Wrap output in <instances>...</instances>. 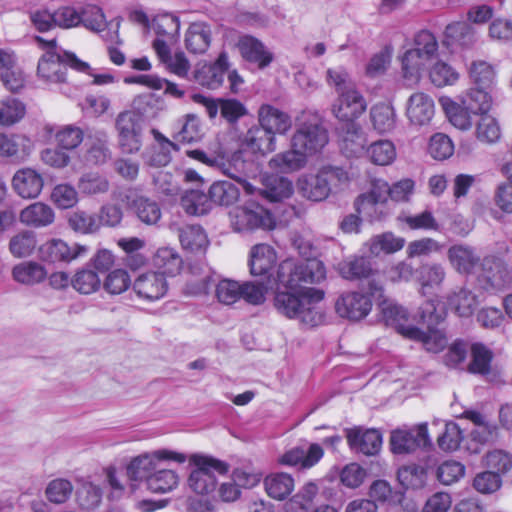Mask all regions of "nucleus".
<instances>
[{
    "label": "nucleus",
    "instance_id": "nucleus-1",
    "mask_svg": "<svg viewBox=\"0 0 512 512\" xmlns=\"http://www.w3.org/2000/svg\"><path fill=\"white\" fill-rule=\"evenodd\" d=\"M326 278L323 263L317 259L297 262L282 261L277 271L279 285L287 291L275 295V307L279 313L300 322L316 326L323 321V314L316 306L324 298V291L307 285L318 284Z\"/></svg>",
    "mask_w": 512,
    "mask_h": 512
},
{
    "label": "nucleus",
    "instance_id": "nucleus-2",
    "mask_svg": "<svg viewBox=\"0 0 512 512\" xmlns=\"http://www.w3.org/2000/svg\"><path fill=\"white\" fill-rule=\"evenodd\" d=\"M438 48L437 38L430 31L421 30L414 35L413 46L400 56L402 77L408 85L421 81Z\"/></svg>",
    "mask_w": 512,
    "mask_h": 512
},
{
    "label": "nucleus",
    "instance_id": "nucleus-3",
    "mask_svg": "<svg viewBox=\"0 0 512 512\" xmlns=\"http://www.w3.org/2000/svg\"><path fill=\"white\" fill-rule=\"evenodd\" d=\"M36 40L46 48L45 53L38 62L37 75L47 83H63L66 81L67 67L79 72H88L89 64L78 59L75 54L59 48L56 39L44 40L36 37Z\"/></svg>",
    "mask_w": 512,
    "mask_h": 512
},
{
    "label": "nucleus",
    "instance_id": "nucleus-4",
    "mask_svg": "<svg viewBox=\"0 0 512 512\" xmlns=\"http://www.w3.org/2000/svg\"><path fill=\"white\" fill-rule=\"evenodd\" d=\"M190 472L187 478L188 487L196 494L208 495L216 490L218 475H225L229 471V464L201 453L187 456Z\"/></svg>",
    "mask_w": 512,
    "mask_h": 512
},
{
    "label": "nucleus",
    "instance_id": "nucleus-5",
    "mask_svg": "<svg viewBox=\"0 0 512 512\" xmlns=\"http://www.w3.org/2000/svg\"><path fill=\"white\" fill-rule=\"evenodd\" d=\"M348 174L341 168H323L317 173H305L298 177L296 188L306 200L321 202L327 199L333 187L347 183Z\"/></svg>",
    "mask_w": 512,
    "mask_h": 512
},
{
    "label": "nucleus",
    "instance_id": "nucleus-6",
    "mask_svg": "<svg viewBox=\"0 0 512 512\" xmlns=\"http://www.w3.org/2000/svg\"><path fill=\"white\" fill-rule=\"evenodd\" d=\"M327 130L316 115L302 113L297 118L296 130L290 139V146L298 148L310 157L319 152L328 143Z\"/></svg>",
    "mask_w": 512,
    "mask_h": 512
},
{
    "label": "nucleus",
    "instance_id": "nucleus-7",
    "mask_svg": "<svg viewBox=\"0 0 512 512\" xmlns=\"http://www.w3.org/2000/svg\"><path fill=\"white\" fill-rule=\"evenodd\" d=\"M369 293L348 291L342 293L335 302L336 313L344 319L358 322L365 319L371 312L373 303L371 296L378 294L383 297V287L374 279L368 283Z\"/></svg>",
    "mask_w": 512,
    "mask_h": 512
},
{
    "label": "nucleus",
    "instance_id": "nucleus-8",
    "mask_svg": "<svg viewBox=\"0 0 512 512\" xmlns=\"http://www.w3.org/2000/svg\"><path fill=\"white\" fill-rule=\"evenodd\" d=\"M229 217L232 228L237 232L271 230L275 227V219L271 212L254 201H247L233 208Z\"/></svg>",
    "mask_w": 512,
    "mask_h": 512
},
{
    "label": "nucleus",
    "instance_id": "nucleus-9",
    "mask_svg": "<svg viewBox=\"0 0 512 512\" xmlns=\"http://www.w3.org/2000/svg\"><path fill=\"white\" fill-rule=\"evenodd\" d=\"M186 460L187 455L184 453L167 448L157 449L134 457L127 466V473L134 480L147 478L162 462L183 464Z\"/></svg>",
    "mask_w": 512,
    "mask_h": 512
},
{
    "label": "nucleus",
    "instance_id": "nucleus-10",
    "mask_svg": "<svg viewBox=\"0 0 512 512\" xmlns=\"http://www.w3.org/2000/svg\"><path fill=\"white\" fill-rule=\"evenodd\" d=\"M118 142L125 153H137L142 146L143 119L132 110L119 113L115 120Z\"/></svg>",
    "mask_w": 512,
    "mask_h": 512
},
{
    "label": "nucleus",
    "instance_id": "nucleus-11",
    "mask_svg": "<svg viewBox=\"0 0 512 512\" xmlns=\"http://www.w3.org/2000/svg\"><path fill=\"white\" fill-rule=\"evenodd\" d=\"M89 247L79 243L69 244L63 239L52 238L42 243L38 248V257L49 264L71 263L89 253Z\"/></svg>",
    "mask_w": 512,
    "mask_h": 512
},
{
    "label": "nucleus",
    "instance_id": "nucleus-12",
    "mask_svg": "<svg viewBox=\"0 0 512 512\" xmlns=\"http://www.w3.org/2000/svg\"><path fill=\"white\" fill-rule=\"evenodd\" d=\"M463 417L474 425L469 434L473 446L468 447L472 453H479L483 446L493 444L499 439V427L487 414L466 410Z\"/></svg>",
    "mask_w": 512,
    "mask_h": 512
},
{
    "label": "nucleus",
    "instance_id": "nucleus-13",
    "mask_svg": "<svg viewBox=\"0 0 512 512\" xmlns=\"http://www.w3.org/2000/svg\"><path fill=\"white\" fill-rule=\"evenodd\" d=\"M430 444L427 423L399 428L393 430L390 435V447L394 454H411Z\"/></svg>",
    "mask_w": 512,
    "mask_h": 512
},
{
    "label": "nucleus",
    "instance_id": "nucleus-14",
    "mask_svg": "<svg viewBox=\"0 0 512 512\" xmlns=\"http://www.w3.org/2000/svg\"><path fill=\"white\" fill-rule=\"evenodd\" d=\"M482 273L479 280L488 291L507 288L512 282V274L507 265L498 257L487 256L481 263Z\"/></svg>",
    "mask_w": 512,
    "mask_h": 512
},
{
    "label": "nucleus",
    "instance_id": "nucleus-15",
    "mask_svg": "<svg viewBox=\"0 0 512 512\" xmlns=\"http://www.w3.org/2000/svg\"><path fill=\"white\" fill-rule=\"evenodd\" d=\"M349 448L367 456L376 455L382 446V435L376 429L355 426L344 430Z\"/></svg>",
    "mask_w": 512,
    "mask_h": 512
},
{
    "label": "nucleus",
    "instance_id": "nucleus-16",
    "mask_svg": "<svg viewBox=\"0 0 512 512\" xmlns=\"http://www.w3.org/2000/svg\"><path fill=\"white\" fill-rule=\"evenodd\" d=\"M332 106V112L336 118L345 122H353L364 113L367 103L356 86L340 92Z\"/></svg>",
    "mask_w": 512,
    "mask_h": 512
},
{
    "label": "nucleus",
    "instance_id": "nucleus-17",
    "mask_svg": "<svg viewBox=\"0 0 512 512\" xmlns=\"http://www.w3.org/2000/svg\"><path fill=\"white\" fill-rule=\"evenodd\" d=\"M405 114L413 126H426L430 124L435 115L433 98L421 91L412 93L406 102Z\"/></svg>",
    "mask_w": 512,
    "mask_h": 512
},
{
    "label": "nucleus",
    "instance_id": "nucleus-18",
    "mask_svg": "<svg viewBox=\"0 0 512 512\" xmlns=\"http://www.w3.org/2000/svg\"><path fill=\"white\" fill-rule=\"evenodd\" d=\"M133 289L138 297L148 301H156L166 295L168 283L164 273L150 271L136 278Z\"/></svg>",
    "mask_w": 512,
    "mask_h": 512
},
{
    "label": "nucleus",
    "instance_id": "nucleus-19",
    "mask_svg": "<svg viewBox=\"0 0 512 512\" xmlns=\"http://www.w3.org/2000/svg\"><path fill=\"white\" fill-rule=\"evenodd\" d=\"M324 456L321 445L311 443L307 448L303 446L294 447L286 451L279 458V463L286 466L298 467L299 469H310L314 467Z\"/></svg>",
    "mask_w": 512,
    "mask_h": 512
},
{
    "label": "nucleus",
    "instance_id": "nucleus-20",
    "mask_svg": "<svg viewBox=\"0 0 512 512\" xmlns=\"http://www.w3.org/2000/svg\"><path fill=\"white\" fill-rule=\"evenodd\" d=\"M237 47L242 58L259 69L268 67L274 60L273 53L264 43L251 35L239 37Z\"/></svg>",
    "mask_w": 512,
    "mask_h": 512
},
{
    "label": "nucleus",
    "instance_id": "nucleus-21",
    "mask_svg": "<svg viewBox=\"0 0 512 512\" xmlns=\"http://www.w3.org/2000/svg\"><path fill=\"white\" fill-rule=\"evenodd\" d=\"M228 67V57L225 53H221L213 64H198L194 71V79L203 87L217 89L222 85Z\"/></svg>",
    "mask_w": 512,
    "mask_h": 512
},
{
    "label": "nucleus",
    "instance_id": "nucleus-22",
    "mask_svg": "<svg viewBox=\"0 0 512 512\" xmlns=\"http://www.w3.org/2000/svg\"><path fill=\"white\" fill-rule=\"evenodd\" d=\"M44 186L40 173L32 168H22L12 178V188L23 199L37 198Z\"/></svg>",
    "mask_w": 512,
    "mask_h": 512
},
{
    "label": "nucleus",
    "instance_id": "nucleus-23",
    "mask_svg": "<svg viewBox=\"0 0 512 512\" xmlns=\"http://www.w3.org/2000/svg\"><path fill=\"white\" fill-rule=\"evenodd\" d=\"M258 122L275 137L276 134H287L292 128L291 117L286 112L269 104L260 106L258 110Z\"/></svg>",
    "mask_w": 512,
    "mask_h": 512
},
{
    "label": "nucleus",
    "instance_id": "nucleus-24",
    "mask_svg": "<svg viewBox=\"0 0 512 512\" xmlns=\"http://www.w3.org/2000/svg\"><path fill=\"white\" fill-rule=\"evenodd\" d=\"M156 144L151 146L144 154L145 163L152 167H164L171 162L172 152L179 149L178 145L158 130H152Z\"/></svg>",
    "mask_w": 512,
    "mask_h": 512
},
{
    "label": "nucleus",
    "instance_id": "nucleus-25",
    "mask_svg": "<svg viewBox=\"0 0 512 512\" xmlns=\"http://www.w3.org/2000/svg\"><path fill=\"white\" fill-rule=\"evenodd\" d=\"M319 483L305 482L283 506V512H309L316 504L319 496Z\"/></svg>",
    "mask_w": 512,
    "mask_h": 512
},
{
    "label": "nucleus",
    "instance_id": "nucleus-26",
    "mask_svg": "<svg viewBox=\"0 0 512 512\" xmlns=\"http://www.w3.org/2000/svg\"><path fill=\"white\" fill-rule=\"evenodd\" d=\"M319 483L305 482L283 506V512H309L316 504L319 496Z\"/></svg>",
    "mask_w": 512,
    "mask_h": 512
},
{
    "label": "nucleus",
    "instance_id": "nucleus-27",
    "mask_svg": "<svg viewBox=\"0 0 512 512\" xmlns=\"http://www.w3.org/2000/svg\"><path fill=\"white\" fill-rule=\"evenodd\" d=\"M19 221L27 227L44 228L54 223L55 212L46 203L34 202L20 211Z\"/></svg>",
    "mask_w": 512,
    "mask_h": 512
},
{
    "label": "nucleus",
    "instance_id": "nucleus-28",
    "mask_svg": "<svg viewBox=\"0 0 512 512\" xmlns=\"http://www.w3.org/2000/svg\"><path fill=\"white\" fill-rule=\"evenodd\" d=\"M242 146L252 153L265 155L276 149V137L261 124L252 126L242 138Z\"/></svg>",
    "mask_w": 512,
    "mask_h": 512
},
{
    "label": "nucleus",
    "instance_id": "nucleus-29",
    "mask_svg": "<svg viewBox=\"0 0 512 512\" xmlns=\"http://www.w3.org/2000/svg\"><path fill=\"white\" fill-rule=\"evenodd\" d=\"M477 39V32L470 23L458 21L446 26L443 44L446 46L458 45L462 48H471L477 42Z\"/></svg>",
    "mask_w": 512,
    "mask_h": 512
},
{
    "label": "nucleus",
    "instance_id": "nucleus-30",
    "mask_svg": "<svg viewBox=\"0 0 512 512\" xmlns=\"http://www.w3.org/2000/svg\"><path fill=\"white\" fill-rule=\"evenodd\" d=\"M308 157L298 148L291 147L284 152L275 154L268 162L271 170L280 173H293L303 169L307 164Z\"/></svg>",
    "mask_w": 512,
    "mask_h": 512
},
{
    "label": "nucleus",
    "instance_id": "nucleus-31",
    "mask_svg": "<svg viewBox=\"0 0 512 512\" xmlns=\"http://www.w3.org/2000/svg\"><path fill=\"white\" fill-rule=\"evenodd\" d=\"M382 320L387 326H391L405 337V330L413 328V325H407V311L393 300L383 297L378 304Z\"/></svg>",
    "mask_w": 512,
    "mask_h": 512
},
{
    "label": "nucleus",
    "instance_id": "nucleus-32",
    "mask_svg": "<svg viewBox=\"0 0 512 512\" xmlns=\"http://www.w3.org/2000/svg\"><path fill=\"white\" fill-rule=\"evenodd\" d=\"M266 494L276 500H286L295 488L292 475L285 472H276L267 475L263 481Z\"/></svg>",
    "mask_w": 512,
    "mask_h": 512
},
{
    "label": "nucleus",
    "instance_id": "nucleus-33",
    "mask_svg": "<svg viewBox=\"0 0 512 512\" xmlns=\"http://www.w3.org/2000/svg\"><path fill=\"white\" fill-rule=\"evenodd\" d=\"M178 238L182 248L191 253H203L209 245L204 229L196 224H185L179 227Z\"/></svg>",
    "mask_w": 512,
    "mask_h": 512
},
{
    "label": "nucleus",
    "instance_id": "nucleus-34",
    "mask_svg": "<svg viewBox=\"0 0 512 512\" xmlns=\"http://www.w3.org/2000/svg\"><path fill=\"white\" fill-rule=\"evenodd\" d=\"M12 277L20 284L33 286L44 282L48 277V271L37 261H24L13 267Z\"/></svg>",
    "mask_w": 512,
    "mask_h": 512
},
{
    "label": "nucleus",
    "instance_id": "nucleus-35",
    "mask_svg": "<svg viewBox=\"0 0 512 512\" xmlns=\"http://www.w3.org/2000/svg\"><path fill=\"white\" fill-rule=\"evenodd\" d=\"M277 256L274 249L267 244L255 245L250 252V272L254 276L267 275L275 266Z\"/></svg>",
    "mask_w": 512,
    "mask_h": 512
},
{
    "label": "nucleus",
    "instance_id": "nucleus-36",
    "mask_svg": "<svg viewBox=\"0 0 512 512\" xmlns=\"http://www.w3.org/2000/svg\"><path fill=\"white\" fill-rule=\"evenodd\" d=\"M261 194L271 202H280L290 198L294 193L293 182L284 176L269 175L265 177Z\"/></svg>",
    "mask_w": 512,
    "mask_h": 512
},
{
    "label": "nucleus",
    "instance_id": "nucleus-37",
    "mask_svg": "<svg viewBox=\"0 0 512 512\" xmlns=\"http://www.w3.org/2000/svg\"><path fill=\"white\" fill-rule=\"evenodd\" d=\"M451 266L459 273L470 274L480 262V257L471 247L454 245L448 250Z\"/></svg>",
    "mask_w": 512,
    "mask_h": 512
},
{
    "label": "nucleus",
    "instance_id": "nucleus-38",
    "mask_svg": "<svg viewBox=\"0 0 512 512\" xmlns=\"http://www.w3.org/2000/svg\"><path fill=\"white\" fill-rule=\"evenodd\" d=\"M470 362L466 369L472 374L488 375L491 372L493 351L481 342L469 344Z\"/></svg>",
    "mask_w": 512,
    "mask_h": 512
},
{
    "label": "nucleus",
    "instance_id": "nucleus-39",
    "mask_svg": "<svg viewBox=\"0 0 512 512\" xmlns=\"http://www.w3.org/2000/svg\"><path fill=\"white\" fill-rule=\"evenodd\" d=\"M405 338L422 343L428 352L433 353H438L447 346L445 333L438 329H429L424 332L414 326L405 330Z\"/></svg>",
    "mask_w": 512,
    "mask_h": 512
},
{
    "label": "nucleus",
    "instance_id": "nucleus-40",
    "mask_svg": "<svg viewBox=\"0 0 512 512\" xmlns=\"http://www.w3.org/2000/svg\"><path fill=\"white\" fill-rule=\"evenodd\" d=\"M128 206L137 218L146 225H156L161 219L160 206L148 197L135 196L129 201Z\"/></svg>",
    "mask_w": 512,
    "mask_h": 512
},
{
    "label": "nucleus",
    "instance_id": "nucleus-41",
    "mask_svg": "<svg viewBox=\"0 0 512 512\" xmlns=\"http://www.w3.org/2000/svg\"><path fill=\"white\" fill-rule=\"evenodd\" d=\"M446 272L444 267L438 263L423 264L418 271V282L420 293L425 296L432 290L441 287L445 280Z\"/></svg>",
    "mask_w": 512,
    "mask_h": 512
},
{
    "label": "nucleus",
    "instance_id": "nucleus-42",
    "mask_svg": "<svg viewBox=\"0 0 512 512\" xmlns=\"http://www.w3.org/2000/svg\"><path fill=\"white\" fill-rule=\"evenodd\" d=\"M405 245V239L395 236L392 232H385L370 238L365 247L371 256H379L380 254H392L400 251Z\"/></svg>",
    "mask_w": 512,
    "mask_h": 512
},
{
    "label": "nucleus",
    "instance_id": "nucleus-43",
    "mask_svg": "<svg viewBox=\"0 0 512 512\" xmlns=\"http://www.w3.org/2000/svg\"><path fill=\"white\" fill-rule=\"evenodd\" d=\"M180 483L179 474L172 469H161L147 476L146 485L152 493L164 494L173 491Z\"/></svg>",
    "mask_w": 512,
    "mask_h": 512
},
{
    "label": "nucleus",
    "instance_id": "nucleus-44",
    "mask_svg": "<svg viewBox=\"0 0 512 512\" xmlns=\"http://www.w3.org/2000/svg\"><path fill=\"white\" fill-rule=\"evenodd\" d=\"M211 43V30L202 22L192 23L185 37L186 48L192 53H204Z\"/></svg>",
    "mask_w": 512,
    "mask_h": 512
},
{
    "label": "nucleus",
    "instance_id": "nucleus-45",
    "mask_svg": "<svg viewBox=\"0 0 512 512\" xmlns=\"http://www.w3.org/2000/svg\"><path fill=\"white\" fill-rule=\"evenodd\" d=\"M26 115V105L18 98L5 96L0 99V126L11 127Z\"/></svg>",
    "mask_w": 512,
    "mask_h": 512
},
{
    "label": "nucleus",
    "instance_id": "nucleus-46",
    "mask_svg": "<svg viewBox=\"0 0 512 512\" xmlns=\"http://www.w3.org/2000/svg\"><path fill=\"white\" fill-rule=\"evenodd\" d=\"M391 187L382 179H377L372 182V189L369 193L363 194L358 197L355 205L359 213H370V210L378 203L384 202L386 196H390Z\"/></svg>",
    "mask_w": 512,
    "mask_h": 512
},
{
    "label": "nucleus",
    "instance_id": "nucleus-47",
    "mask_svg": "<svg viewBox=\"0 0 512 512\" xmlns=\"http://www.w3.org/2000/svg\"><path fill=\"white\" fill-rule=\"evenodd\" d=\"M369 500L380 505H399L401 504L404 493L394 490L385 480L374 481L368 491Z\"/></svg>",
    "mask_w": 512,
    "mask_h": 512
},
{
    "label": "nucleus",
    "instance_id": "nucleus-48",
    "mask_svg": "<svg viewBox=\"0 0 512 512\" xmlns=\"http://www.w3.org/2000/svg\"><path fill=\"white\" fill-rule=\"evenodd\" d=\"M486 89L482 87L468 89L461 96V104L470 109L473 114H487L492 105V98Z\"/></svg>",
    "mask_w": 512,
    "mask_h": 512
},
{
    "label": "nucleus",
    "instance_id": "nucleus-49",
    "mask_svg": "<svg viewBox=\"0 0 512 512\" xmlns=\"http://www.w3.org/2000/svg\"><path fill=\"white\" fill-rule=\"evenodd\" d=\"M366 155L371 163L388 166L395 161L397 151L392 141L383 139L371 143L366 149Z\"/></svg>",
    "mask_w": 512,
    "mask_h": 512
},
{
    "label": "nucleus",
    "instance_id": "nucleus-50",
    "mask_svg": "<svg viewBox=\"0 0 512 512\" xmlns=\"http://www.w3.org/2000/svg\"><path fill=\"white\" fill-rule=\"evenodd\" d=\"M440 104L454 127L463 131L469 130L472 127L470 109L465 108L462 104H457L448 97H442Z\"/></svg>",
    "mask_w": 512,
    "mask_h": 512
},
{
    "label": "nucleus",
    "instance_id": "nucleus-51",
    "mask_svg": "<svg viewBox=\"0 0 512 512\" xmlns=\"http://www.w3.org/2000/svg\"><path fill=\"white\" fill-rule=\"evenodd\" d=\"M447 303L459 317H469L477 306V298L471 291L459 288L448 295Z\"/></svg>",
    "mask_w": 512,
    "mask_h": 512
},
{
    "label": "nucleus",
    "instance_id": "nucleus-52",
    "mask_svg": "<svg viewBox=\"0 0 512 512\" xmlns=\"http://www.w3.org/2000/svg\"><path fill=\"white\" fill-rule=\"evenodd\" d=\"M371 122L376 131L381 134L393 131L396 125V113L392 105L380 103L371 108Z\"/></svg>",
    "mask_w": 512,
    "mask_h": 512
},
{
    "label": "nucleus",
    "instance_id": "nucleus-53",
    "mask_svg": "<svg viewBox=\"0 0 512 512\" xmlns=\"http://www.w3.org/2000/svg\"><path fill=\"white\" fill-rule=\"evenodd\" d=\"M397 479L405 489H421L426 484L427 472L421 465H404L398 469Z\"/></svg>",
    "mask_w": 512,
    "mask_h": 512
},
{
    "label": "nucleus",
    "instance_id": "nucleus-54",
    "mask_svg": "<svg viewBox=\"0 0 512 512\" xmlns=\"http://www.w3.org/2000/svg\"><path fill=\"white\" fill-rule=\"evenodd\" d=\"M68 225L76 233L92 235L100 231L96 214L77 209L68 216Z\"/></svg>",
    "mask_w": 512,
    "mask_h": 512
},
{
    "label": "nucleus",
    "instance_id": "nucleus-55",
    "mask_svg": "<svg viewBox=\"0 0 512 512\" xmlns=\"http://www.w3.org/2000/svg\"><path fill=\"white\" fill-rule=\"evenodd\" d=\"M101 284L100 276L91 268L79 269L72 277L73 289L83 295H90L97 292Z\"/></svg>",
    "mask_w": 512,
    "mask_h": 512
},
{
    "label": "nucleus",
    "instance_id": "nucleus-56",
    "mask_svg": "<svg viewBox=\"0 0 512 512\" xmlns=\"http://www.w3.org/2000/svg\"><path fill=\"white\" fill-rule=\"evenodd\" d=\"M37 247V237L31 230H22L15 234L9 242V250L16 258L30 256Z\"/></svg>",
    "mask_w": 512,
    "mask_h": 512
},
{
    "label": "nucleus",
    "instance_id": "nucleus-57",
    "mask_svg": "<svg viewBox=\"0 0 512 512\" xmlns=\"http://www.w3.org/2000/svg\"><path fill=\"white\" fill-rule=\"evenodd\" d=\"M429 79L436 87H445L454 85L459 80V73L448 63L439 60L431 65Z\"/></svg>",
    "mask_w": 512,
    "mask_h": 512
},
{
    "label": "nucleus",
    "instance_id": "nucleus-58",
    "mask_svg": "<svg viewBox=\"0 0 512 512\" xmlns=\"http://www.w3.org/2000/svg\"><path fill=\"white\" fill-rule=\"evenodd\" d=\"M476 138L483 143L493 144L501 137V128L496 118L491 115H481L476 124Z\"/></svg>",
    "mask_w": 512,
    "mask_h": 512
},
{
    "label": "nucleus",
    "instance_id": "nucleus-59",
    "mask_svg": "<svg viewBox=\"0 0 512 512\" xmlns=\"http://www.w3.org/2000/svg\"><path fill=\"white\" fill-rule=\"evenodd\" d=\"M180 128L174 138L184 143L198 141L202 136L200 119L196 114H186L179 120Z\"/></svg>",
    "mask_w": 512,
    "mask_h": 512
},
{
    "label": "nucleus",
    "instance_id": "nucleus-60",
    "mask_svg": "<svg viewBox=\"0 0 512 512\" xmlns=\"http://www.w3.org/2000/svg\"><path fill=\"white\" fill-rule=\"evenodd\" d=\"M340 274L349 280L368 278L372 273V266L365 257H355L339 264Z\"/></svg>",
    "mask_w": 512,
    "mask_h": 512
},
{
    "label": "nucleus",
    "instance_id": "nucleus-61",
    "mask_svg": "<svg viewBox=\"0 0 512 512\" xmlns=\"http://www.w3.org/2000/svg\"><path fill=\"white\" fill-rule=\"evenodd\" d=\"M209 197L212 202L218 205L228 206L237 201L239 190L229 181H218L211 185Z\"/></svg>",
    "mask_w": 512,
    "mask_h": 512
},
{
    "label": "nucleus",
    "instance_id": "nucleus-62",
    "mask_svg": "<svg viewBox=\"0 0 512 512\" xmlns=\"http://www.w3.org/2000/svg\"><path fill=\"white\" fill-rule=\"evenodd\" d=\"M469 77L477 87L490 88L496 78L494 67L486 61H473L469 68Z\"/></svg>",
    "mask_w": 512,
    "mask_h": 512
},
{
    "label": "nucleus",
    "instance_id": "nucleus-63",
    "mask_svg": "<svg viewBox=\"0 0 512 512\" xmlns=\"http://www.w3.org/2000/svg\"><path fill=\"white\" fill-rule=\"evenodd\" d=\"M482 463L498 475L506 474L512 469V455L505 450L494 449L485 454Z\"/></svg>",
    "mask_w": 512,
    "mask_h": 512
},
{
    "label": "nucleus",
    "instance_id": "nucleus-64",
    "mask_svg": "<svg viewBox=\"0 0 512 512\" xmlns=\"http://www.w3.org/2000/svg\"><path fill=\"white\" fill-rule=\"evenodd\" d=\"M365 145V137L361 128L354 122H347L346 131L342 136V148L349 155H357Z\"/></svg>",
    "mask_w": 512,
    "mask_h": 512
}]
</instances>
